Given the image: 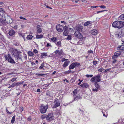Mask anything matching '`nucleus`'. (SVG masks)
<instances>
[{"instance_id":"obj_1","label":"nucleus","mask_w":124,"mask_h":124,"mask_svg":"<svg viewBox=\"0 0 124 124\" xmlns=\"http://www.w3.org/2000/svg\"><path fill=\"white\" fill-rule=\"evenodd\" d=\"M112 26L116 28H120L124 26V22L116 21L113 23Z\"/></svg>"},{"instance_id":"obj_2","label":"nucleus","mask_w":124,"mask_h":124,"mask_svg":"<svg viewBox=\"0 0 124 124\" xmlns=\"http://www.w3.org/2000/svg\"><path fill=\"white\" fill-rule=\"evenodd\" d=\"M48 108V107L47 105L44 106L42 104L41 105L39 109L40 112L42 114L45 113L46 112L47 109Z\"/></svg>"},{"instance_id":"obj_3","label":"nucleus","mask_w":124,"mask_h":124,"mask_svg":"<svg viewBox=\"0 0 124 124\" xmlns=\"http://www.w3.org/2000/svg\"><path fill=\"white\" fill-rule=\"evenodd\" d=\"M100 77L101 75H98L96 77L92 78L90 81L92 82H94L95 83L99 82L101 80L100 78Z\"/></svg>"},{"instance_id":"obj_4","label":"nucleus","mask_w":124,"mask_h":124,"mask_svg":"<svg viewBox=\"0 0 124 124\" xmlns=\"http://www.w3.org/2000/svg\"><path fill=\"white\" fill-rule=\"evenodd\" d=\"M5 57L6 60H8L9 62L14 64L16 63L14 60L11 57L9 54H8V56L5 55Z\"/></svg>"},{"instance_id":"obj_5","label":"nucleus","mask_w":124,"mask_h":124,"mask_svg":"<svg viewBox=\"0 0 124 124\" xmlns=\"http://www.w3.org/2000/svg\"><path fill=\"white\" fill-rule=\"evenodd\" d=\"M2 19L4 21H6L8 24L11 23L12 22V20L10 17L9 16H7L6 18L5 16H2Z\"/></svg>"},{"instance_id":"obj_6","label":"nucleus","mask_w":124,"mask_h":124,"mask_svg":"<svg viewBox=\"0 0 124 124\" xmlns=\"http://www.w3.org/2000/svg\"><path fill=\"white\" fill-rule=\"evenodd\" d=\"M55 118L53 114L51 113H49L46 117V120L50 121L54 120Z\"/></svg>"},{"instance_id":"obj_7","label":"nucleus","mask_w":124,"mask_h":124,"mask_svg":"<svg viewBox=\"0 0 124 124\" xmlns=\"http://www.w3.org/2000/svg\"><path fill=\"white\" fill-rule=\"evenodd\" d=\"M56 29L58 31L61 32L63 31L64 27L62 25L60 24H58L56 26Z\"/></svg>"},{"instance_id":"obj_8","label":"nucleus","mask_w":124,"mask_h":124,"mask_svg":"<svg viewBox=\"0 0 124 124\" xmlns=\"http://www.w3.org/2000/svg\"><path fill=\"white\" fill-rule=\"evenodd\" d=\"M79 65V63L77 62L73 63L69 66V69L70 70L73 69L76 67H78Z\"/></svg>"},{"instance_id":"obj_9","label":"nucleus","mask_w":124,"mask_h":124,"mask_svg":"<svg viewBox=\"0 0 124 124\" xmlns=\"http://www.w3.org/2000/svg\"><path fill=\"white\" fill-rule=\"evenodd\" d=\"M116 36L118 38L121 37L123 36L122 31H117L115 33Z\"/></svg>"},{"instance_id":"obj_10","label":"nucleus","mask_w":124,"mask_h":124,"mask_svg":"<svg viewBox=\"0 0 124 124\" xmlns=\"http://www.w3.org/2000/svg\"><path fill=\"white\" fill-rule=\"evenodd\" d=\"M74 34L75 36L78 38L81 39L82 37V34L79 31H76Z\"/></svg>"},{"instance_id":"obj_11","label":"nucleus","mask_w":124,"mask_h":124,"mask_svg":"<svg viewBox=\"0 0 124 124\" xmlns=\"http://www.w3.org/2000/svg\"><path fill=\"white\" fill-rule=\"evenodd\" d=\"M54 105L53 107V108H56L60 106V102L58 100L56 99L54 101Z\"/></svg>"},{"instance_id":"obj_12","label":"nucleus","mask_w":124,"mask_h":124,"mask_svg":"<svg viewBox=\"0 0 124 124\" xmlns=\"http://www.w3.org/2000/svg\"><path fill=\"white\" fill-rule=\"evenodd\" d=\"M121 52L120 51H117L115 52L114 54V55L112 57L113 59L116 58L117 57L120 55L121 54Z\"/></svg>"},{"instance_id":"obj_13","label":"nucleus","mask_w":124,"mask_h":124,"mask_svg":"<svg viewBox=\"0 0 124 124\" xmlns=\"http://www.w3.org/2000/svg\"><path fill=\"white\" fill-rule=\"evenodd\" d=\"M37 32L39 33H41L42 31V29L40 25H37Z\"/></svg>"},{"instance_id":"obj_14","label":"nucleus","mask_w":124,"mask_h":124,"mask_svg":"<svg viewBox=\"0 0 124 124\" xmlns=\"http://www.w3.org/2000/svg\"><path fill=\"white\" fill-rule=\"evenodd\" d=\"M5 14V12L4 10L2 8H0V15H2V16H4V14Z\"/></svg>"},{"instance_id":"obj_15","label":"nucleus","mask_w":124,"mask_h":124,"mask_svg":"<svg viewBox=\"0 0 124 124\" xmlns=\"http://www.w3.org/2000/svg\"><path fill=\"white\" fill-rule=\"evenodd\" d=\"M15 31L13 30H11L9 31L8 34L10 36H12L14 35L15 34Z\"/></svg>"},{"instance_id":"obj_16","label":"nucleus","mask_w":124,"mask_h":124,"mask_svg":"<svg viewBox=\"0 0 124 124\" xmlns=\"http://www.w3.org/2000/svg\"><path fill=\"white\" fill-rule=\"evenodd\" d=\"M98 31L96 30H93L91 31L92 34L94 35H96L97 34Z\"/></svg>"},{"instance_id":"obj_17","label":"nucleus","mask_w":124,"mask_h":124,"mask_svg":"<svg viewBox=\"0 0 124 124\" xmlns=\"http://www.w3.org/2000/svg\"><path fill=\"white\" fill-rule=\"evenodd\" d=\"M13 51L15 54H19L21 53V52L17 49H15L13 50Z\"/></svg>"},{"instance_id":"obj_18","label":"nucleus","mask_w":124,"mask_h":124,"mask_svg":"<svg viewBox=\"0 0 124 124\" xmlns=\"http://www.w3.org/2000/svg\"><path fill=\"white\" fill-rule=\"evenodd\" d=\"M69 63V61H66L64 63V64L63 65V67L64 68L66 67L68 65Z\"/></svg>"},{"instance_id":"obj_19","label":"nucleus","mask_w":124,"mask_h":124,"mask_svg":"<svg viewBox=\"0 0 124 124\" xmlns=\"http://www.w3.org/2000/svg\"><path fill=\"white\" fill-rule=\"evenodd\" d=\"M50 39L51 40L54 42H56L57 40V38L56 37H53L52 38H51Z\"/></svg>"},{"instance_id":"obj_20","label":"nucleus","mask_w":124,"mask_h":124,"mask_svg":"<svg viewBox=\"0 0 124 124\" xmlns=\"http://www.w3.org/2000/svg\"><path fill=\"white\" fill-rule=\"evenodd\" d=\"M82 98V97L80 96H76L74 99V101L78 100L79 99H81Z\"/></svg>"},{"instance_id":"obj_21","label":"nucleus","mask_w":124,"mask_h":124,"mask_svg":"<svg viewBox=\"0 0 124 124\" xmlns=\"http://www.w3.org/2000/svg\"><path fill=\"white\" fill-rule=\"evenodd\" d=\"M47 54L46 53H43L41 54V57L42 58H44V56H46L47 55Z\"/></svg>"},{"instance_id":"obj_22","label":"nucleus","mask_w":124,"mask_h":124,"mask_svg":"<svg viewBox=\"0 0 124 124\" xmlns=\"http://www.w3.org/2000/svg\"><path fill=\"white\" fill-rule=\"evenodd\" d=\"M94 85L95 87L97 89H99L100 88V86L97 83H95L94 84Z\"/></svg>"},{"instance_id":"obj_23","label":"nucleus","mask_w":124,"mask_h":124,"mask_svg":"<svg viewBox=\"0 0 124 124\" xmlns=\"http://www.w3.org/2000/svg\"><path fill=\"white\" fill-rule=\"evenodd\" d=\"M36 38L37 39H41L43 37V35H36Z\"/></svg>"},{"instance_id":"obj_24","label":"nucleus","mask_w":124,"mask_h":124,"mask_svg":"<svg viewBox=\"0 0 124 124\" xmlns=\"http://www.w3.org/2000/svg\"><path fill=\"white\" fill-rule=\"evenodd\" d=\"M33 37V36L31 35H28L27 37V39L28 40H31V39Z\"/></svg>"},{"instance_id":"obj_25","label":"nucleus","mask_w":124,"mask_h":124,"mask_svg":"<svg viewBox=\"0 0 124 124\" xmlns=\"http://www.w3.org/2000/svg\"><path fill=\"white\" fill-rule=\"evenodd\" d=\"M78 91L77 89H75L73 91V94L74 96H75L77 94Z\"/></svg>"},{"instance_id":"obj_26","label":"nucleus","mask_w":124,"mask_h":124,"mask_svg":"<svg viewBox=\"0 0 124 124\" xmlns=\"http://www.w3.org/2000/svg\"><path fill=\"white\" fill-rule=\"evenodd\" d=\"M67 29L66 28H65L64 31L63 32L64 35L67 36L68 35Z\"/></svg>"},{"instance_id":"obj_27","label":"nucleus","mask_w":124,"mask_h":124,"mask_svg":"<svg viewBox=\"0 0 124 124\" xmlns=\"http://www.w3.org/2000/svg\"><path fill=\"white\" fill-rule=\"evenodd\" d=\"M118 48H119V49L120 50H124V46L123 45L119 46Z\"/></svg>"},{"instance_id":"obj_28","label":"nucleus","mask_w":124,"mask_h":124,"mask_svg":"<svg viewBox=\"0 0 124 124\" xmlns=\"http://www.w3.org/2000/svg\"><path fill=\"white\" fill-rule=\"evenodd\" d=\"M28 54L29 56H33L34 55L33 53L31 51H29L28 52Z\"/></svg>"},{"instance_id":"obj_29","label":"nucleus","mask_w":124,"mask_h":124,"mask_svg":"<svg viewBox=\"0 0 124 124\" xmlns=\"http://www.w3.org/2000/svg\"><path fill=\"white\" fill-rule=\"evenodd\" d=\"M120 19L121 20H124V14L121 15L119 17Z\"/></svg>"},{"instance_id":"obj_30","label":"nucleus","mask_w":124,"mask_h":124,"mask_svg":"<svg viewBox=\"0 0 124 124\" xmlns=\"http://www.w3.org/2000/svg\"><path fill=\"white\" fill-rule=\"evenodd\" d=\"M15 116H14L12 117V119L11 120V123L12 124H13L14 122L15 121Z\"/></svg>"},{"instance_id":"obj_31","label":"nucleus","mask_w":124,"mask_h":124,"mask_svg":"<svg viewBox=\"0 0 124 124\" xmlns=\"http://www.w3.org/2000/svg\"><path fill=\"white\" fill-rule=\"evenodd\" d=\"M47 116V115H46V114H44L42 115L41 117V118L42 119H45V118H46V117Z\"/></svg>"},{"instance_id":"obj_32","label":"nucleus","mask_w":124,"mask_h":124,"mask_svg":"<svg viewBox=\"0 0 124 124\" xmlns=\"http://www.w3.org/2000/svg\"><path fill=\"white\" fill-rule=\"evenodd\" d=\"M82 31V29L81 27H78L77 28L76 31L79 32Z\"/></svg>"},{"instance_id":"obj_33","label":"nucleus","mask_w":124,"mask_h":124,"mask_svg":"<svg viewBox=\"0 0 124 124\" xmlns=\"http://www.w3.org/2000/svg\"><path fill=\"white\" fill-rule=\"evenodd\" d=\"M44 66V63H42L41 64V66L39 67V69H43Z\"/></svg>"},{"instance_id":"obj_34","label":"nucleus","mask_w":124,"mask_h":124,"mask_svg":"<svg viewBox=\"0 0 124 124\" xmlns=\"http://www.w3.org/2000/svg\"><path fill=\"white\" fill-rule=\"evenodd\" d=\"M88 86V85L86 83H85L83 84V87L87 88Z\"/></svg>"},{"instance_id":"obj_35","label":"nucleus","mask_w":124,"mask_h":124,"mask_svg":"<svg viewBox=\"0 0 124 124\" xmlns=\"http://www.w3.org/2000/svg\"><path fill=\"white\" fill-rule=\"evenodd\" d=\"M90 24L91 23L90 22L87 21L84 23V25L85 26H87V25H89V24Z\"/></svg>"},{"instance_id":"obj_36","label":"nucleus","mask_w":124,"mask_h":124,"mask_svg":"<svg viewBox=\"0 0 124 124\" xmlns=\"http://www.w3.org/2000/svg\"><path fill=\"white\" fill-rule=\"evenodd\" d=\"M56 44L58 46H61V42L60 41L57 42Z\"/></svg>"},{"instance_id":"obj_37","label":"nucleus","mask_w":124,"mask_h":124,"mask_svg":"<svg viewBox=\"0 0 124 124\" xmlns=\"http://www.w3.org/2000/svg\"><path fill=\"white\" fill-rule=\"evenodd\" d=\"M15 86V83H13V84L11 85H10L8 87V88H10L11 87H14Z\"/></svg>"},{"instance_id":"obj_38","label":"nucleus","mask_w":124,"mask_h":124,"mask_svg":"<svg viewBox=\"0 0 124 124\" xmlns=\"http://www.w3.org/2000/svg\"><path fill=\"white\" fill-rule=\"evenodd\" d=\"M17 78H13L12 79L10 80V81H11L12 82H13L15 81L16 80V79Z\"/></svg>"},{"instance_id":"obj_39","label":"nucleus","mask_w":124,"mask_h":124,"mask_svg":"<svg viewBox=\"0 0 124 124\" xmlns=\"http://www.w3.org/2000/svg\"><path fill=\"white\" fill-rule=\"evenodd\" d=\"M62 50H61L60 51H59V52H58V54L59 55H61L62 54Z\"/></svg>"},{"instance_id":"obj_40","label":"nucleus","mask_w":124,"mask_h":124,"mask_svg":"<svg viewBox=\"0 0 124 124\" xmlns=\"http://www.w3.org/2000/svg\"><path fill=\"white\" fill-rule=\"evenodd\" d=\"M18 25H15L13 27L15 29H18Z\"/></svg>"},{"instance_id":"obj_41","label":"nucleus","mask_w":124,"mask_h":124,"mask_svg":"<svg viewBox=\"0 0 124 124\" xmlns=\"http://www.w3.org/2000/svg\"><path fill=\"white\" fill-rule=\"evenodd\" d=\"M71 39V35H68L67 38V39L70 40Z\"/></svg>"},{"instance_id":"obj_42","label":"nucleus","mask_w":124,"mask_h":124,"mask_svg":"<svg viewBox=\"0 0 124 124\" xmlns=\"http://www.w3.org/2000/svg\"><path fill=\"white\" fill-rule=\"evenodd\" d=\"M86 76L87 78H89L90 77H92L93 76V75H86Z\"/></svg>"},{"instance_id":"obj_43","label":"nucleus","mask_w":124,"mask_h":124,"mask_svg":"<svg viewBox=\"0 0 124 124\" xmlns=\"http://www.w3.org/2000/svg\"><path fill=\"white\" fill-rule=\"evenodd\" d=\"M83 43V41H82V40H80L78 42V44H82Z\"/></svg>"},{"instance_id":"obj_44","label":"nucleus","mask_w":124,"mask_h":124,"mask_svg":"<svg viewBox=\"0 0 124 124\" xmlns=\"http://www.w3.org/2000/svg\"><path fill=\"white\" fill-rule=\"evenodd\" d=\"M104 70L103 68H100L98 69V71L100 72H101Z\"/></svg>"},{"instance_id":"obj_45","label":"nucleus","mask_w":124,"mask_h":124,"mask_svg":"<svg viewBox=\"0 0 124 124\" xmlns=\"http://www.w3.org/2000/svg\"><path fill=\"white\" fill-rule=\"evenodd\" d=\"M98 89H94L93 88L92 89V90L93 91L95 92L96 91V92H97L98 91Z\"/></svg>"},{"instance_id":"obj_46","label":"nucleus","mask_w":124,"mask_h":124,"mask_svg":"<svg viewBox=\"0 0 124 124\" xmlns=\"http://www.w3.org/2000/svg\"><path fill=\"white\" fill-rule=\"evenodd\" d=\"M88 52L90 53H93V52L91 50H88Z\"/></svg>"},{"instance_id":"obj_47","label":"nucleus","mask_w":124,"mask_h":124,"mask_svg":"<svg viewBox=\"0 0 124 124\" xmlns=\"http://www.w3.org/2000/svg\"><path fill=\"white\" fill-rule=\"evenodd\" d=\"M99 7L98 6H93L91 7V8H96L98 7Z\"/></svg>"},{"instance_id":"obj_48","label":"nucleus","mask_w":124,"mask_h":124,"mask_svg":"<svg viewBox=\"0 0 124 124\" xmlns=\"http://www.w3.org/2000/svg\"><path fill=\"white\" fill-rule=\"evenodd\" d=\"M38 75L39 76H45L46 75V74H38Z\"/></svg>"},{"instance_id":"obj_49","label":"nucleus","mask_w":124,"mask_h":124,"mask_svg":"<svg viewBox=\"0 0 124 124\" xmlns=\"http://www.w3.org/2000/svg\"><path fill=\"white\" fill-rule=\"evenodd\" d=\"M6 110L7 113H8V114H11V113L9 112L7 108L6 109Z\"/></svg>"},{"instance_id":"obj_50","label":"nucleus","mask_w":124,"mask_h":124,"mask_svg":"<svg viewBox=\"0 0 124 124\" xmlns=\"http://www.w3.org/2000/svg\"><path fill=\"white\" fill-rule=\"evenodd\" d=\"M19 18L20 19H22L26 20V18L23 17L22 16H20L19 17Z\"/></svg>"},{"instance_id":"obj_51","label":"nucleus","mask_w":124,"mask_h":124,"mask_svg":"<svg viewBox=\"0 0 124 124\" xmlns=\"http://www.w3.org/2000/svg\"><path fill=\"white\" fill-rule=\"evenodd\" d=\"M33 52L35 53H38V52L37 50L34 49L33 51Z\"/></svg>"},{"instance_id":"obj_52","label":"nucleus","mask_w":124,"mask_h":124,"mask_svg":"<svg viewBox=\"0 0 124 124\" xmlns=\"http://www.w3.org/2000/svg\"><path fill=\"white\" fill-rule=\"evenodd\" d=\"M59 52V51L58 50H56L54 52V53H55V54H57V53H58V52Z\"/></svg>"},{"instance_id":"obj_53","label":"nucleus","mask_w":124,"mask_h":124,"mask_svg":"<svg viewBox=\"0 0 124 124\" xmlns=\"http://www.w3.org/2000/svg\"><path fill=\"white\" fill-rule=\"evenodd\" d=\"M20 110L22 112V111L23 110V108L22 107H20Z\"/></svg>"},{"instance_id":"obj_54","label":"nucleus","mask_w":124,"mask_h":124,"mask_svg":"<svg viewBox=\"0 0 124 124\" xmlns=\"http://www.w3.org/2000/svg\"><path fill=\"white\" fill-rule=\"evenodd\" d=\"M15 86H18L19 85L18 82H17V83H15Z\"/></svg>"},{"instance_id":"obj_55","label":"nucleus","mask_w":124,"mask_h":124,"mask_svg":"<svg viewBox=\"0 0 124 124\" xmlns=\"http://www.w3.org/2000/svg\"><path fill=\"white\" fill-rule=\"evenodd\" d=\"M100 7L101 8H106L105 7L104 5H102L100 6Z\"/></svg>"},{"instance_id":"obj_56","label":"nucleus","mask_w":124,"mask_h":124,"mask_svg":"<svg viewBox=\"0 0 124 124\" xmlns=\"http://www.w3.org/2000/svg\"><path fill=\"white\" fill-rule=\"evenodd\" d=\"M110 69H111V68H109V69H106L104 71L105 72H106L108 71H109V70H110Z\"/></svg>"},{"instance_id":"obj_57","label":"nucleus","mask_w":124,"mask_h":124,"mask_svg":"<svg viewBox=\"0 0 124 124\" xmlns=\"http://www.w3.org/2000/svg\"><path fill=\"white\" fill-rule=\"evenodd\" d=\"M94 65H95L97 64V61H94L93 62Z\"/></svg>"},{"instance_id":"obj_58","label":"nucleus","mask_w":124,"mask_h":124,"mask_svg":"<svg viewBox=\"0 0 124 124\" xmlns=\"http://www.w3.org/2000/svg\"><path fill=\"white\" fill-rule=\"evenodd\" d=\"M49 85V84H46L44 85L43 86H48Z\"/></svg>"},{"instance_id":"obj_59","label":"nucleus","mask_w":124,"mask_h":124,"mask_svg":"<svg viewBox=\"0 0 124 124\" xmlns=\"http://www.w3.org/2000/svg\"><path fill=\"white\" fill-rule=\"evenodd\" d=\"M18 83L19 85H20L21 84H22L23 83V81H21V82H18Z\"/></svg>"},{"instance_id":"obj_60","label":"nucleus","mask_w":124,"mask_h":124,"mask_svg":"<svg viewBox=\"0 0 124 124\" xmlns=\"http://www.w3.org/2000/svg\"><path fill=\"white\" fill-rule=\"evenodd\" d=\"M66 60V59L65 58H63L62 59V62H63L64 61Z\"/></svg>"},{"instance_id":"obj_61","label":"nucleus","mask_w":124,"mask_h":124,"mask_svg":"<svg viewBox=\"0 0 124 124\" xmlns=\"http://www.w3.org/2000/svg\"><path fill=\"white\" fill-rule=\"evenodd\" d=\"M46 46L47 47L50 46H51V45L49 43H48L47 44Z\"/></svg>"},{"instance_id":"obj_62","label":"nucleus","mask_w":124,"mask_h":124,"mask_svg":"<svg viewBox=\"0 0 124 124\" xmlns=\"http://www.w3.org/2000/svg\"><path fill=\"white\" fill-rule=\"evenodd\" d=\"M64 72L65 73H66V74H69V71L68 70V71H65Z\"/></svg>"},{"instance_id":"obj_63","label":"nucleus","mask_w":124,"mask_h":124,"mask_svg":"<svg viewBox=\"0 0 124 124\" xmlns=\"http://www.w3.org/2000/svg\"><path fill=\"white\" fill-rule=\"evenodd\" d=\"M3 4V2H0V6L2 5Z\"/></svg>"},{"instance_id":"obj_64","label":"nucleus","mask_w":124,"mask_h":124,"mask_svg":"<svg viewBox=\"0 0 124 124\" xmlns=\"http://www.w3.org/2000/svg\"><path fill=\"white\" fill-rule=\"evenodd\" d=\"M37 92H40V90L39 89H37Z\"/></svg>"}]
</instances>
